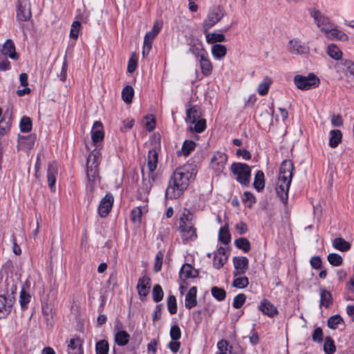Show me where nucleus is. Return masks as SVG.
Listing matches in <instances>:
<instances>
[{
    "label": "nucleus",
    "instance_id": "15",
    "mask_svg": "<svg viewBox=\"0 0 354 354\" xmlns=\"http://www.w3.org/2000/svg\"><path fill=\"white\" fill-rule=\"evenodd\" d=\"M294 169L293 163L291 160H286L282 162L280 169L279 177L283 180L286 179H291L292 177V171Z\"/></svg>",
    "mask_w": 354,
    "mask_h": 354
},
{
    "label": "nucleus",
    "instance_id": "39",
    "mask_svg": "<svg viewBox=\"0 0 354 354\" xmlns=\"http://www.w3.org/2000/svg\"><path fill=\"white\" fill-rule=\"evenodd\" d=\"M189 52L195 55L196 57L200 59L202 56L207 55V52L203 48L201 44L192 45L189 49Z\"/></svg>",
    "mask_w": 354,
    "mask_h": 354
},
{
    "label": "nucleus",
    "instance_id": "1",
    "mask_svg": "<svg viewBox=\"0 0 354 354\" xmlns=\"http://www.w3.org/2000/svg\"><path fill=\"white\" fill-rule=\"evenodd\" d=\"M196 174L193 165H185L177 168L170 178L165 192L167 198L175 199L183 195Z\"/></svg>",
    "mask_w": 354,
    "mask_h": 354
},
{
    "label": "nucleus",
    "instance_id": "11",
    "mask_svg": "<svg viewBox=\"0 0 354 354\" xmlns=\"http://www.w3.org/2000/svg\"><path fill=\"white\" fill-rule=\"evenodd\" d=\"M113 196L111 194H107L100 201L98 207V213L101 217H106L110 212L113 204Z\"/></svg>",
    "mask_w": 354,
    "mask_h": 354
},
{
    "label": "nucleus",
    "instance_id": "23",
    "mask_svg": "<svg viewBox=\"0 0 354 354\" xmlns=\"http://www.w3.org/2000/svg\"><path fill=\"white\" fill-rule=\"evenodd\" d=\"M197 288L196 286L192 287L185 295V306L186 308L191 309L197 305L196 301Z\"/></svg>",
    "mask_w": 354,
    "mask_h": 354
},
{
    "label": "nucleus",
    "instance_id": "48",
    "mask_svg": "<svg viewBox=\"0 0 354 354\" xmlns=\"http://www.w3.org/2000/svg\"><path fill=\"white\" fill-rule=\"evenodd\" d=\"M32 121L30 118L24 116L20 121V129L22 132H29L32 129Z\"/></svg>",
    "mask_w": 354,
    "mask_h": 354
},
{
    "label": "nucleus",
    "instance_id": "47",
    "mask_svg": "<svg viewBox=\"0 0 354 354\" xmlns=\"http://www.w3.org/2000/svg\"><path fill=\"white\" fill-rule=\"evenodd\" d=\"M327 259L330 265L333 266H339L343 263L342 257L336 253H330L328 255Z\"/></svg>",
    "mask_w": 354,
    "mask_h": 354
},
{
    "label": "nucleus",
    "instance_id": "17",
    "mask_svg": "<svg viewBox=\"0 0 354 354\" xmlns=\"http://www.w3.org/2000/svg\"><path fill=\"white\" fill-rule=\"evenodd\" d=\"M227 261V256L226 255L224 248L220 247L214 257L213 265L216 269L221 268Z\"/></svg>",
    "mask_w": 354,
    "mask_h": 354
},
{
    "label": "nucleus",
    "instance_id": "61",
    "mask_svg": "<svg viewBox=\"0 0 354 354\" xmlns=\"http://www.w3.org/2000/svg\"><path fill=\"white\" fill-rule=\"evenodd\" d=\"M244 198L243 199V202H249L248 207H252V205L256 203L257 200L253 194L250 192H245Z\"/></svg>",
    "mask_w": 354,
    "mask_h": 354
},
{
    "label": "nucleus",
    "instance_id": "35",
    "mask_svg": "<svg viewBox=\"0 0 354 354\" xmlns=\"http://www.w3.org/2000/svg\"><path fill=\"white\" fill-rule=\"evenodd\" d=\"M218 238L220 241L225 245H227L230 242L231 236L227 224L220 229Z\"/></svg>",
    "mask_w": 354,
    "mask_h": 354
},
{
    "label": "nucleus",
    "instance_id": "3",
    "mask_svg": "<svg viewBox=\"0 0 354 354\" xmlns=\"http://www.w3.org/2000/svg\"><path fill=\"white\" fill-rule=\"evenodd\" d=\"M225 12L220 6L211 8L206 19L203 23V32H206L209 29L216 25L224 17Z\"/></svg>",
    "mask_w": 354,
    "mask_h": 354
},
{
    "label": "nucleus",
    "instance_id": "63",
    "mask_svg": "<svg viewBox=\"0 0 354 354\" xmlns=\"http://www.w3.org/2000/svg\"><path fill=\"white\" fill-rule=\"evenodd\" d=\"M310 263L311 266L315 270H318L322 268V261L321 258L318 256L313 257L310 261Z\"/></svg>",
    "mask_w": 354,
    "mask_h": 354
},
{
    "label": "nucleus",
    "instance_id": "45",
    "mask_svg": "<svg viewBox=\"0 0 354 354\" xmlns=\"http://www.w3.org/2000/svg\"><path fill=\"white\" fill-rule=\"evenodd\" d=\"M328 55L333 59L338 60L341 58L342 52L335 45L331 44L327 48Z\"/></svg>",
    "mask_w": 354,
    "mask_h": 354
},
{
    "label": "nucleus",
    "instance_id": "41",
    "mask_svg": "<svg viewBox=\"0 0 354 354\" xmlns=\"http://www.w3.org/2000/svg\"><path fill=\"white\" fill-rule=\"evenodd\" d=\"M134 91L131 86H126L122 91V98L127 104L132 102Z\"/></svg>",
    "mask_w": 354,
    "mask_h": 354
},
{
    "label": "nucleus",
    "instance_id": "30",
    "mask_svg": "<svg viewBox=\"0 0 354 354\" xmlns=\"http://www.w3.org/2000/svg\"><path fill=\"white\" fill-rule=\"evenodd\" d=\"M195 225L194 222V215L189 209H185L180 216L179 225Z\"/></svg>",
    "mask_w": 354,
    "mask_h": 354
},
{
    "label": "nucleus",
    "instance_id": "20",
    "mask_svg": "<svg viewBox=\"0 0 354 354\" xmlns=\"http://www.w3.org/2000/svg\"><path fill=\"white\" fill-rule=\"evenodd\" d=\"M1 52L3 55H8L9 57L13 59H17L19 57L18 54L15 51V44L11 39H7L6 41Z\"/></svg>",
    "mask_w": 354,
    "mask_h": 354
},
{
    "label": "nucleus",
    "instance_id": "28",
    "mask_svg": "<svg viewBox=\"0 0 354 354\" xmlns=\"http://www.w3.org/2000/svg\"><path fill=\"white\" fill-rule=\"evenodd\" d=\"M162 27V22L159 21H156L153 24L152 30L151 31L148 32L145 35L144 40L152 43L154 38L159 33Z\"/></svg>",
    "mask_w": 354,
    "mask_h": 354
},
{
    "label": "nucleus",
    "instance_id": "55",
    "mask_svg": "<svg viewBox=\"0 0 354 354\" xmlns=\"http://www.w3.org/2000/svg\"><path fill=\"white\" fill-rule=\"evenodd\" d=\"M81 28V24L78 21H75L72 24L71 29L70 32V37L74 39L78 38L79 31Z\"/></svg>",
    "mask_w": 354,
    "mask_h": 354
},
{
    "label": "nucleus",
    "instance_id": "8",
    "mask_svg": "<svg viewBox=\"0 0 354 354\" xmlns=\"http://www.w3.org/2000/svg\"><path fill=\"white\" fill-rule=\"evenodd\" d=\"M288 50L292 54L301 55L308 53L309 52V47L306 44L295 38L289 41Z\"/></svg>",
    "mask_w": 354,
    "mask_h": 354
},
{
    "label": "nucleus",
    "instance_id": "53",
    "mask_svg": "<svg viewBox=\"0 0 354 354\" xmlns=\"http://www.w3.org/2000/svg\"><path fill=\"white\" fill-rule=\"evenodd\" d=\"M233 281V286L238 288H245L249 284L248 278L246 277H236Z\"/></svg>",
    "mask_w": 354,
    "mask_h": 354
},
{
    "label": "nucleus",
    "instance_id": "40",
    "mask_svg": "<svg viewBox=\"0 0 354 354\" xmlns=\"http://www.w3.org/2000/svg\"><path fill=\"white\" fill-rule=\"evenodd\" d=\"M109 349V343L105 339L100 340L96 343L95 351L96 354H108Z\"/></svg>",
    "mask_w": 354,
    "mask_h": 354
},
{
    "label": "nucleus",
    "instance_id": "44",
    "mask_svg": "<svg viewBox=\"0 0 354 354\" xmlns=\"http://www.w3.org/2000/svg\"><path fill=\"white\" fill-rule=\"evenodd\" d=\"M212 296L218 301H223L226 297V292L223 288L214 286L211 289Z\"/></svg>",
    "mask_w": 354,
    "mask_h": 354
},
{
    "label": "nucleus",
    "instance_id": "43",
    "mask_svg": "<svg viewBox=\"0 0 354 354\" xmlns=\"http://www.w3.org/2000/svg\"><path fill=\"white\" fill-rule=\"evenodd\" d=\"M235 245L239 248L248 252L250 250V243L246 238H239L235 241Z\"/></svg>",
    "mask_w": 354,
    "mask_h": 354
},
{
    "label": "nucleus",
    "instance_id": "7",
    "mask_svg": "<svg viewBox=\"0 0 354 354\" xmlns=\"http://www.w3.org/2000/svg\"><path fill=\"white\" fill-rule=\"evenodd\" d=\"M291 181V179L283 180L280 179V178H278V180L276 183L277 194L283 204H287L288 203V192Z\"/></svg>",
    "mask_w": 354,
    "mask_h": 354
},
{
    "label": "nucleus",
    "instance_id": "26",
    "mask_svg": "<svg viewBox=\"0 0 354 354\" xmlns=\"http://www.w3.org/2000/svg\"><path fill=\"white\" fill-rule=\"evenodd\" d=\"M158 160V152L153 149H150L147 156V167L150 172H153L156 169Z\"/></svg>",
    "mask_w": 354,
    "mask_h": 354
},
{
    "label": "nucleus",
    "instance_id": "34",
    "mask_svg": "<svg viewBox=\"0 0 354 354\" xmlns=\"http://www.w3.org/2000/svg\"><path fill=\"white\" fill-rule=\"evenodd\" d=\"M213 56L218 59L223 58L227 53V48L224 45L214 44L212 47Z\"/></svg>",
    "mask_w": 354,
    "mask_h": 354
},
{
    "label": "nucleus",
    "instance_id": "16",
    "mask_svg": "<svg viewBox=\"0 0 354 354\" xmlns=\"http://www.w3.org/2000/svg\"><path fill=\"white\" fill-rule=\"evenodd\" d=\"M259 309L264 315H266L270 317H273L274 315H277L279 313L277 307H275L272 304H271L270 301L266 299H263L261 301Z\"/></svg>",
    "mask_w": 354,
    "mask_h": 354
},
{
    "label": "nucleus",
    "instance_id": "57",
    "mask_svg": "<svg viewBox=\"0 0 354 354\" xmlns=\"http://www.w3.org/2000/svg\"><path fill=\"white\" fill-rule=\"evenodd\" d=\"M170 337L173 340H178L181 337V332L178 325H173L170 328Z\"/></svg>",
    "mask_w": 354,
    "mask_h": 354
},
{
    "label": "nucleus",
    "instance_id": "9",
    "mask_svg": "<svg viewBox=\"0 0 354 354\" xmlns=\"http://www.w3.org/2000/svg\"><path fill=\"white\" fill-rule=\"evenodd\" d=\"M15 302V297L11 295L8 297L4 295H0V319L6 317L8 315Z\"/></svg>",
    "mask_w": 354,
    "mask_h": 354
},
{
    "label": "nucleus",
    "instance_id": "10",
    "mask_svg": "<svg viewBox=\"0 0 354 354\" xmlns=\"http://www.w3.org/2000/svg\"><path fill=\"white\" fill-rule=\"evenodd\" d=\"M227 161V156L225 153L216 151L211 159V166L214 170L222 171L225 168Z\"/></svg>",
    "mask_w": 354,
    "mask_h": 354
},
{
    "label": "nucleus",
    "instance_id": "38",
    "mask_svg": "<svg viewBox=\"0 0 354 354\" xmlns=\"http://www.w3.org/2000/svg\"><path fill=\"white\" fill-rule=\"evenodd\" d=\"M332 295L330 292L322 290L320 295V305L328 308L332 302Z\"/></svg>",
    "mask_w": 354,
    "mask_h": 354
},
{
    "label": "nucleus",
    "instance_id": "59",
    "mask_svg": "<svg viewBox=\"0 0 354 354\" xmlns=\"http://www.w3.org/2000/svg\"><path fill=\"white\" fill-rule=\"evenodd\" d=\"M163 254L161 252H158L156 257V261L153 266V270L156 272H159L161 270L162 264Z\"/></svg>",
    "mask_w": 354,
    "mask_h": 354
},
{
    "label": "nucleus",
    "instance_id": "14",
    "mask_svg": "<svg viewBox=\"0 0 354 354\" xmlns=\"http://www.w3.org/2000/svg\"><path fill=\"white\" fill-rule=\"evenodd\" d=\"M194 225H179L178 228L184 242L192 241L197 238L196 229Z\"/></svg>",
    "mask_w": 354,
    "mask_h": 354
},
{
    "label": "nucleus",
    "instance_id": "19",
    "mask_svg": "<svg viewBox=\"0 0 354 354\" xmlns=\"http://www.w3.org/2000/svg\"><path fill=\"white\" fill-rule=\"evenodd\" d=\"M150 278L145 276L140 278L137 284V290L140 296L146 297L149 294Z\"/></svg>",
    "mask_w": 354,
    "mask_h": 354
},
{
    "label": "nucleus",
    "instance_id": "6",
    "mask_svg": "<svg viewBox=\"0 0 354 354\" xmlns=\"http://www.w3.org/2000/svg\"><path fill=\"white\" fill-rule=\"evenodd\" d=\"M31 17L30 0H18L17 18L19 21H26Z\"/></svg>",
    "mask_w": 354,
    "mask_h": 354
},
{
    "label": "nucleus",
    "instance_id": "33",
    "mask_svg": "<svg viewBox=\"0 0 354 354\" xmlns=\"http://www.w3.org/2000/svg\"><path fill=\"white\" fill-rule=\"evenodd\" d=\"M333 246L342 252H346L350 250L351 244L342 238H336L333 241Z\"/></svg>",
    "mask_w": 354,
    "mask_h": 354
},
{
    "label": "nucleus",
    "instance_id": "22",
    "mask_svg": "<svg viewBox=\"0 0 354 354\" xmlns=\"http://www.w3.org/2000/svg\"><path fill=\"white\" fill-rule=\"evenodd\" d=\"M198 272L190 264H184L180 271V277L181 279L186 280L188 278H195Z\"/></svg>",
    "mask_w": 354,
    "mask_h": 354
},
{
    "label": "nucleus",
    "instance_id": "60",
    "mask_svg": "<svg viewBox=\"0 0 354 354\" xmlns=\"http://www.w3.org/2000/svg\"><path fill=\"white\" fill-rule=\"evenodd\" d=\"M194 127V130L197 133L203 132L206 128V121L205 119H201L196 121Z\"/></svg>",
    "mask_w": 354,
    "mask_h": 354
},
{
    "label": "nucleus",
    "instance_id": "21",
    "mask_svg": "<svg viewBox=\"0 0 354 354\" xmlns=\"http://www.w3.org/2000/svg\"><path fill=\"white\" fill-rule=\"evenodd\" d=\"M104 136L102 124L100 122H95L91 130L92 140L95 143L99 142L104 139Z\"/></svg>",
    "mask_w": 354,
    "mask_h": 354
},
{
    "label": "nucleus",
    "instance_id": "56",
    "mask_svg": "<svg viewBox=\"0 0 354 354\" xmlns=\"http://www.w3.org/2000/svg\"><path fill=\"white\" fill-rule=\"evenodd\" d=\"M245 299L246 297L244 294H239L234 298L233 307L236 309L241 308L245 303Z\"/></svg>",
    "mask_w": 354,
    "mask_h": 354
},
{
    "label": "nucleus",
    "instance_id": "37",
    "mask_svg": "<svg viewBox=\"0 0 354 354\" xmlns=\"http://www.w3.org/2000/svg\"><path fill=\"white\" fill-rule=\"evenodd\" d=\"M199 117L200 113L196 106H192L187 110V122L194 124Z\"/></svg>",
    "mask_w": 354,
    "mask_h": 354
},
{
    "label": "nucleus",
    "instance_id": "5",
    "mask_svg": "<svg viewBox=\"0 0 354 354\" xmlns=\"http://www.w3.org/2000/svg\"><path fill=\"white\" fill-rule=\"evenodd\" d=\"M100 161V153L98 151L93 150L89 153L87 162V177L89 181H94L98 174V166Z\"/></svg>",
    "mask_w": 354,
    "mask_h": 354
},
{
    "label": "nucleus",
    "instance_id": "18",
    "mask_svg": "<svg viewBox=\"0 0 354 354\" xmlns=\"http://www.w3.org/2000/svg\"><path fill=\"white\" fill-rule=\"evenodd\" d=\"M57 169V165L55 162H51L48 163L47 178L48 182V186L51 189H53L55 188Z\"/></svg>",
    "mask_w": 354,
    "mask_h": 354
},
{
    "label": "nucleus",
    "instance_id": "54",
    "mask_svg": "<svg viewBox=\"0 0 354 354\" xmlns=\"http://www.w3.org/2000/svg\"><path fill=\"white\" fill-rule=\"evenodd\" d=\"M30 295L26 292L24 289L21 290L19 302L21 308L24 309L26 308L27 304L30 302Z\"/></svg>",
    "mask_w": 354,
    "mask_h": 354
},
{
    "label": "nucleus",
    "instance_id": "32",
    "mask_svg": "<svg viewBox=\"0 0 354 354\" xmlns=\"http://www.w3.org/2000/svg\"><path fill=\"white\" fill-rule=\"evenodd\" d=\"M253 186L258 192H261L264 189L265 179L264 174L262 171L259 170L255 174Z\"/></svg>",
    "mask_w": 354,
    "mask_h": 354
},
{
    "label": "nucleus",
    "instance_id": "52",
    "mask_svg": "<svg viewBox=\"0 0 354 354\" xmlns=\"http://www.w3.org/2000/svg\"><path fill=\"white\" fill-rule=\"evenodd\" d=\"M324 350L326 354H333L335 351L334 341L330 337L325 339Z\"/></svg>",
    "mask_w": 354,
    "mask_h": 354
},
{
    "label": "nucleus",
    "instance_id": "29",
    "mask_svg": "<svg viewBox=\"0 0 354 354\" xmlns=\"http://www.w3.org/2000/svg\"><path fill=\"white\" fill-rule=\"evenodd\" d=\"M130 339L129 334L125 330H118L115 334V342L118 346L127 345Z\"/></svg>",
    "mask_w": 354,
    "mask_h": 354
},
{
    "label": "nucleus",
    "instance_id": "50",
    "mask_svg": "<svg viewBox=\"0 0 354 354\" xmlns=\"http://www.w3.org/2000/svg\"><path fill=\"white\" fill-rule=\"evenodd\" d=\"M271 84V80L266 77L264 78L263 82L258 86V92L261 95H266L268 92L269 86Z\"/></svg>",
    "mask_w": 354,
    "mask_h": 354
},
{
    "label": "nucleus",
    "instance_id": "51",
    "mask_svg": "<svg viewBox=\"0 0 354 354\" xmlns=\"http://www.w3.org/2000/svg\"><path fill=\"white\" fill-rule=\"evenodd\" d=\"M167 308L170 314L174 315L177 312L176 299L174 295H169L167 298Z\"/></svg>",
    "mask_w": 354,
    "mask_h": 354
},
{
    "label": "nucleus",
    "instance_id": "4",
    "mask_svg": "<svg viewBox=\"0 0 354 354\" xmlns=\"http://www.w3.org/2000/svg\"><path fill=\"white\" fill-rule=\"evenodd\" d=\"M294 82L299 89L306 91L317 87L320 81L315 74L309 73L308 76L295 75Z\"/></svg>",
    "mask_w": 354,
    "mask_h": 354
},
{
    "label": "nucleus",
    "instance_id": "58",
    "mask_svg": "<svg viewBox=\"0 0 354 354\" xmlns=\"http://www.w3.org/2000/svg\"><path fill=\"white\" fill-rule=\"evenodd\" d=\"M142 216V210L140 207H136L131 210V220L133 223H140Z\"/></svg>",
    "mask_w": 354,
    "mask_h": 354
},
{
    "label": "nucleus",
    "instance_id": "25",
    "mask_svg": "<svg viewBox=\"0 0 354 354\" xmlns=\"http://www.w3.org/2000/svg\"><path fill=\"white\" fill-rule=\"evenodd\" d=\"M200 66L202 73L205 76H209L212 73L213 66L212 62L208 58V54L205 56H202L199 59Z\"/></svg>",
    "mask_w": 354,
    "mask_h": 354
},
{
    "label": "nucleus",
    "instance_id": "62",
    "mask_svg": "<svg viewBox=\"0 0 354 354\" xmlns=\"http://www.w3.org/2000/svg\"><path fill=\"white\" fill-rule=\"evenodd\" d=\"M346 71L354 77V62L352 60L345 59L342 62Z\"/></svg>",
    "mask_w": 354,
    "mask_h": 354
},
{
    "label": "nucleus",
    "instance_id": "42",
    "mask_svg": "<svg viewBox=\"0 0 354 354\" xmlns=\"http://www.w3.org/2000/svg\"><path fill=\"white\" fill-rule=\"evenodd\" d=\"M164 296V292L162 287L159 284H156L153 287L152 290V297L153 300L158 303L160 301Z\"/></svg>",
    "mask_w": 354,
    "mask_h": 354
},
{
    "label": "nucleus",
    "instance_id": "46",
    "mask_svg": "<svg viewBox=\"0 0 354 354\" xmlns=\"http://www.w3.org/2000/svg\"><path fill=\"white\" fill-rule=\"evenodd\" d=\"M196 143L192 140H187L184 142L182 147L183 153L185 156H188L190 153L194 150Z\"/></svg>",
    "mask_w": 354,
    "mask_h": 354
},
{
    "label": "nucleus",
    "instance_id": "27",
    "mask_svg": "<svg viewBox=\"0 0 354 354\" xmlns=\"http://www.w3.org/2000/svg\"><path fill=\"white\" fill-rule=\"evenodd\" d=\"M326 36L330 39H337L341 41H347L348 36L342 31L336 28H333L332 26L326 32Z\"/></svg>",
    "mask_w": 354,
    "mask_h": 354
},
{
    "label": "nucleus",
    "instance_id": "2",
    "mask_svg": "<svg viewBox=\"0 0 354 354\" xmlns=\"http://www.w3.org/2000/svg\"><path fill=\"white\" fill-rule=\"evenodd\" d=\"M231 171L236 176V180L241 185H248L250 181L251 169L245 163L233 162Z\"/></svg>",
    "mask_w": 354,
    "mask_h": 354
},
{
    "label": "nucleus",
    "instance_id": "36",
    "mask_svg": "<svg viewBox=\"0 0 354 354\" xmlns=\"http://www.w3.org/2000/svg\"><path fill=\"white\" fill-rule=\"evenodd\" d=\"M206 41L209 44L222 42L225 41V37L223 34L212 32L206 34Z\"/></svg>",
    "mask_w": 354,
    "mask_h": 354
},
{
    "label": "nucleus",
    "instance_id": "24",
    "mask_svg": "<svg viewBox=\"0 0 354 354\" xmlns=\"http://www.w3.org/2000/svg\"><path fill=\"white\" fill-rule=\"evenodd\" d=\"M82 342L80 338H73L68 345V354H83Z\"/></svg>",
    "mask_w": 354,
    "mask_h": 354
},
{
    "label": "nucleus",
    "instance_id": "49",
    "mask_svg": "<svg viewBox=\"0 0 354 354\" xmlns=\"http://www.w3.org/2000/svg\"><path fill=\"white\" fill-rule=\"evenodd\" d=\"M342 323H344V320L339 315L331 316L328 319V326L333 329L337 328V326Z\"/></svg>",
    "mask_w": 354,
    "mask_h": 354
},
{
    "label": "nucleus",
    "instance_id": "12",
    "mask_svg": "<svg viewBox=\"0 0 354 354\" xmlns=\"http://www.w3.org/2000/svg\"><path fill=\"white\" fill-rule=\"evenodd\" d=\"M233 263L235 268V271L233 273L234 277L241 276L246 272L249 263V261L247 257H234Z\"/></svg>",
    "mask_w": 354,
    "mask_h": 354
},
{
    "label": "nucleus",
    "instance_id": "13",
    "mask_svg": "<svg viewBox=\"0 0 354 354\" xmlns=\"http://www.w3.org/2000/svg\"><path fill=\"white\" fill-rule=\"evenodd\" d=\"M311 15L322 31L326 32L332 26L328 19L323 15L320 11L314 10L311 12Z\"/></svg>",
    "mask_w": 354,
    "mask_h": 354
},
{
    "label": "nucleus",
    "instance_id": "64",
    "mask_svg": "<svg viewBox=\"0 0 354 354\" xmlns=\"http://www.w3.org/2000/svg\"><path fill=\"white\" fill-rule=\"evenodd\" d=\"M134 57L135 55L133 54L128 62L127 71L130 73L134 72L137 67V60Z\"/></svg>",
    "mask_w": 354,
    "mask_h": 354
},
{
    "label": "nucleus",
    "instance_id": "31",
    "mask_svg": "<svg viewBox=\"0 0 354 354\" xmlns=\"http://www.w3.org/2000/svg\"><path fill=\"white\" fill-rule=\"evenodd\" d=\"M342 133L339 129H333L330 131L329 145L332 148L337 147L342 141Z\"/></svg>",
    "mask_w": 354,
    "mask_h": 354
}]
</instances>
